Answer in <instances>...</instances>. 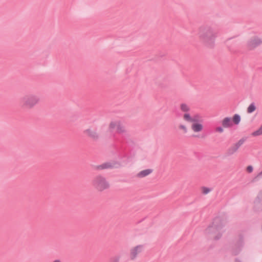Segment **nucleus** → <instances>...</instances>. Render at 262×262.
Wrapping results in <instances>:
<instances>
[{
  "label": "nucleus",
  "mask_w": 262,
  "mask_h": 262,
  "mask_svg": "<svg viewBox=\"0 0 262 262\" xmlns=\"http://www.w3.org/2000/svg\"><path fill=\"white\" fill-rule=\"evenodd\" d=\"M39 97L33 94H27L21 98V106L24 109L30 110L39 102Z\"/></svg>",
  "instance_id": "f257e3e1"
},
{
  "label": "nucleus",
  "mask_w": 262,
  "mask_h": 262,
  "mask_svg": "<svg viewBox=\"0 0 262 262\" xmlns=\"http://www.w3.org/2000/svg\"><path fill=\"white\" fill-rule=\"evenodd\" d=\"M200 39L209 47H212L214 43L215 34L209 29H202L199 33Z\"/></svg>",
  "instance_id": "f03ea898"
},
{
  "label": "nucleus",
  "mask_w": 262,
  "mask_h": 262,
  "mask_svg": "<svg viewBox=\"0 0 262 262\" xmlns=\"http://www.w3.org/2000/svg\"><path fill=\"white\" fill-rule=\"evenodd\" d=\"M93 186L99 191H103L108 189L110 184L109 182L103 176L99 175L96 176L93 180Z\"/></svg>",
  "instance_id": "7ed1b4c3"
},
{
  "label": "nucleus",
  "mask_w": 262,
  "mask_h": 262,
  "mask_svg": "<svg viewBox=\"0 0 262 262\" xmlns=\"http://www.w3.org/2000/svg\"><path fill=\"white\" fill-rule=\"evenodd\" d=\"M261 44L262 37L257 35H252L248 38L246 46L248 50H253Z\"/></svg>",
  "instance_id": "20e7f679"
},
{
  "label": "nucleus",
  "mask_w": 262,
  "mask_h": 262,
  "mask_svg": "<svg viewBox=\"0 0 262 262\" xmlns=\"http://www.w3.org/2000/svg\"><path fill=\"white\" fill-rule=\"evenodd\" d=\"M190 129L194 134L193 136L199 137L200 133L203 132L204 129V125L200 122L193 121L191 124Z\"/></svg>",
  "instance_id": "39448f33"
},
{
  "label": "nucleus",
  "mask_w": 262,
  "mask_h": 262,
  "mask_svg": "<svg viewBox=\"0 0 262 262\" xmlns=\"http://www.w3.org/2000/svg\"><path fill=\"white\" fill-rule=\"evenodd\" d=\"M143 246L141 245L132 247L129 251V257L130 260H135L138 255L142 251Z\"/></svg>",
  "instance_id": "423d86ee"
},
{
  "label": "nucleus",
  "mask_w": 262,
  "mask_h": 262,
  "mask_svg": "<svg viewBox=\"0 0 262 262\" xmlns=\"http://www.w3.org/2000/svg\"><path fill=\"white\" fill-rule=\"evenodd\" d=\"M84 133L88 137L93 139H97L99 135L97 131L91 128H89L84 130Z\"/></svg>",
  "instance_id": "0eeeda50"
},
{
  "label": "nucleus",
  "mask_w": 262,
  "mask_h": 262,
  "mask_svg": "<svg viewBox=\"0 0 262 262\" xmlns=\"http://www.w3.org/2000/svg\"><path fill=\"white\" fill-rule=\"evenodd\" d=\"M116 132L119 134H123L126 133V128L125 125L120 120L117 126Z\"/></svg>",
  "instance_id": "6e6552de"
},
{
  "label": "nucleus",
  "mask_w": 262,
  "mask_h": 262,
  "mask_svg": "<svg viewBox=\"0 0 262 262\" xmlns=\"http://www.w3.org/2000/svg\"><path fill=\"white\" fill-rule=\"evenodd\" d=\"M222 124L225 128L230 127L233 125L231 118L228 117H226L223 119Z\"/></svg>",
  "instance_id": "1a4fd4ad"
},
{
  "label": "nucleus",
  "mask_w": 262,
  "mask_h": 262,
  "mask_svg": "<svg viewBox=\"0 0 262 262\" xmlns=\"http://www.w3.org/2000/svg\"><path fill=\"white\" fill-rule=\"evenodd\" d=\"M152 172V170L150 169H147L142 170L137 174V177L139 178H144Z\"/></svg>",
  "instance_id": "9d476101"
},
{
  "label": "nucleus",
  "mask_w": 262,
  "mask_h": 262,
  "mask_svg": "<svg viewBox=\"0 0 262 262\" xmlns=\"http://www.w3.org/2000/svg\"><path fill=\"white\" fill-rule=\"evenodd\" d=\"M242 144L243 142L239 141L233 145L229 149V151L230 152V153L232 154L233 152H236L238 149V148L240 147Z\"/></svg>",
  "instance_id": "9b49d317"
},
{
  "label": "nucleus",
  "mask_w": 262,
  "mask_h": 262,
  "mask_svg": "<svg viewBox=\"0 0 262 262\" xmlns=\"http://www.w3.org/2000/svg\"><path fill=\"white\" fill-rule=\"evenodd\" d=\"M207 231L208 233H211V232H213V237L215 239H218L219 238L221 235H222V234L221 233H219L217 234H216V232L217 231V229H214L213 228V227H209L207 229Z\"/></svg>",
  "instance_id": "f8f14e48"
},
{
  "label": "nucleus",
  "mask_w": 262,
  "mask_h": 262,
  "mask_svg": "<svg viewBox=\"0 0 262 262\" xmlns=\"http://www.w3.org/2000/svg\"><path fill=\"white\" fill-rule=\"evenodd\" d=\"M181 111L184 114L189 112L190 111V106L186 103H182L180 105Z\"/></svg>",
  "instance_id": "ddd939ff"
},
{
  "label": "nucleus",
  "mask_w": 262,
  "mask_h": 262,
  "mask_svg": "<svg viewBox=\"0 0 262 262\" xmlns=\"http://www.w3.org/2000/svg\"><path fill=\"white\" fill-rule=\"evenodd\" d=\"M119 120H112L108 125V129L111 130H112L114 129H117V126L119 123Z\"/></svg>",
  "instance_id": "4468645a"
},
{
  "label": "nucleus",
  "mask_w": 262,
  "mask_h": 262,
  "mask_svg": "<svg viewBox=\"0 0 262 262\" xmlns=\"http://www.w3.org/2000/svg\"><path fill=\"white\" fill-rule=\"evenodd\" d=\"M183 118L184 121L192 123L194 121V120L192 118V117L189 112L184 113L183 115Z\"/></svg>",
  "instance_id": "2eb2a0df"
},
{
  "label": "nucleus",
  "mask_w": 262,
  "mask_h": 262,
  "mask_svg": "<svg viewBox=\"0 0 262 262\" xmlns=\"http://www.w3.org/2000/svg\"><path fill=\"white\" fill-rule=\"evenodd\" d=\"M252 137H258L262 135V124L255 131L251 133Z\"/></svg>",
  "instance_id": "dca6fc26"
},
{
  "label": "nucleus",
  "mask_w": 262,
  "mask_h": 262,
  "mask_svg": "<svg viewBox=\"0 0 262 262\" xmlns=\"http://www.w3.org/2000/svg\"><path fill=\"white\" fill-rule=\"evenodd\" d=\"M178 129L184 134L187 133L188 132V127L187 125L184 123L179 124L178 125Z\"/></svg>",
  "instance_id": "f3484780"
},
{
  "label": "nucleus",
  "mask_w": 262,
  "mask_h": 262,
  "mask_svg": "<svg viewBox=\"0 0 262 262\" xmlns=\"http://www.w3.org/2000/svg\"><path fill=\"white\" fill-rule=\"evenodd\" d=\"M201 191L203 194H207L211 192V189L208 187L203 186L201 188Z\"/></svg>",
  "instance_id": "a211bd4d"
},
{
  "label": "nucleus",
  "mask_w": 262,
  "mask_h": 262,
  "mask_svg": "<svg viewBox=\"0 0 262 262\" xmlns=\"http://www.w3.org/2000/svg\"><path fill=\"white\" fill-rule=\"evenodd\" d=\"M233 122L235 124H238L241 121V117L239 115L235 114L233 117Z\"/></svg>",
  "instance_id": "6ab92c4d"
},
{
  "label": "nucleus",
  "mask_w": 262,
  "mask_h": 262,
  "mask_svg": "<svg viewBox=\"0 0 262 262\" xmlns=\"http://www.w3.org/2000/svg\"><path fill=\"white\" fill-rule=\"evenodd\" d=\"M255 110H256L255 105L254 104L252 103L247 108V112L248 113H251L253 112L254 111H255Z\"/></svg>",
  "instance_id": "aec40b11"
},
{
  "label": "nucleus",
  "mask_w": 262,
  "mask_h": 262,
  "mask_svg": "<svg viewBox=\"0 0 262 262\" xmlns=\"http://www.w3.org/2000/svg\"><path fill=\"white\" fill-rule=\"evenodd\" d=\"M120 259L119 256H115L111 259V262H119Z\"/></svg>",
  "instance_id": "412c9836"
},
{
  "label": "nucleus",
  "mask_w": 262,
  "mask_h": 262,
  "mask_svg": "<svg viewBox=\"0 0 262 262\" xmlns=\"http://www.w3.org/2000/svg\"><path fill=\"white\" fill-rule=\"evenodd\" d=\"M215 131L217 133H222L224 132V129H223V127L219 126V127H217L215 128Z\"/></svg>",
  "instance_id": "4be33fe9"
},
{
  "label": "nucleus",
  "mask_w": 262,
  "mask_h": 262,
  "mask_svg": "<svg viewBox=\"0 0 262 262\" xmlns=\"http://www.w3.org/2000/svg\"><path fill=\"white\" fill-rule=\"evenodd\" d=\"M247 171L251 173L253 171V167L252 166H248L246 168Z\"/></svg>",
  "instance_id": "5701e85b"
},
{
  "label": "nucleus",
  "mask_w": 262,
  "mask_h": 262,
  "mask_svg": "<svg viewBox=\"0 0 262 262\" xmlns=\"http://www.w3.org/2000/svg\"><path fill=\"white\" fill-rule=\"evenodd\" d=\"M53 262H60V260H54V261H53Z\"/></svg>",
  "instance_id": "b1692460"
},
{
  "label": "nucleus",
  "mask_w": 262,
  "mask_h": 262,
  "mask_svg": "<svg viewBox=\"0 0 262 262\" xmlns=\"http://www.w3.org/2000/svg\"><path fill=\"white\" fill-rule=\"evenodd\" d=\"M235 262H241V261L239 260H238V259H236L235 260Z\"/></svg>",
  "instance_id": "393cba45"
}]
</instances>
